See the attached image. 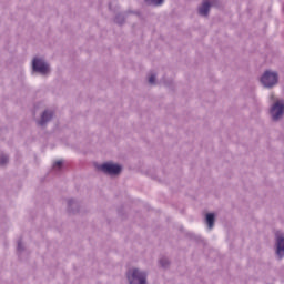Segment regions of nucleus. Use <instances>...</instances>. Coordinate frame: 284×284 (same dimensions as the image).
<instances>
[{
  "label": "nucleus",
  "instance_id": "7",
  "mask_svg": "<svg viewBox=\"0 0 284 284\" xmlns=\"http://www.w3.org/2000/svg\"><path fill=\"white\" fill-rule=\"evenodd\" d=\"M53 112L51 110H47L42 113L41 120L39 121V125H45L50 119L53 116Z\"/></svg>",
  "mask_w": 284,
  "mask_h": 284
},
{
  "label": "nucleus",
  "instance_id": "17",
  "mask_svg": "<svg viewBox=\"0 0 284 284\" xmlns=\"http://www.w3.org/2000/svg\"><path fill=\"white\" fill-rule=\"evenodd\" d=\"M116 23H121V21H119V18L115 19Z\"/></svg>",
  "mask_w": 284,
  "mask_h": 284
},
{
  "label": "nucleus",
  "instance_id": "9",
  "mask_svg": "<svg viewBox=\"0 0 284 284\" xmlns=\"http://www.w3.org/2000/svg\"><path fill=\"white\" fill-rule=\"evenodd\" d=\"M68 210L69 212H79V202L75 200H68Z\"/></svg>",
  "mask_w": 284,
  "mask_h": 284
},
{
  "label": "nucleus",
  "instance_id": "1",
  "mask_svg": "<svg viewBox=\"0 0 284 284\" xmlns=\"http://www.w3.org/2000/svg\"><path fill=\"white\" fill-rule=\"evenodd\" d=\"M126 277L130 284H148V273L140 268H130Z\"/></svg>",
  "mask_w": 284,
  "mask_h": 284
},
{
  "label": "nucleus",
  "instance_id": "5",
  "mask_svg": "<svg viewBox=\"0 0 284 284\" xmlns=\"http://www.w3.org/2000/svg\"><path fill=\"white\" fill-rule=\"evenodd\" d=\"M284 114V101L277 100L272 106H271V116L273 121H278Z\"/></svg>",
  "mask_w": 284,
  "mask_h": 284
},
{
  "label": "nucleus",
  "instance_id": "3",
  "mask_svg": "<svg viewBox=\"0 0 284 284\" xmlns=\"http://www.w3.org/2000/svg\"><path fill=\"white\" fill-rule=\"evenodd\" d=\"M32 70L33 72H39V74H49L50 64L41 58H34L32 61Z\"/></svg>",
  "mask_w": 284,
  "mask_h": 284
},
{
  "label": "nucleus",
  "instance_id": "4",
  "mask_svg": "<svg viewBox=\"0 0 284 284\" xmlns=\"http://www.w3.org/2000/svg\"><path fill=\"white\" fill-rule=\"evenodd\" d=\"M99 170H101V172H103L104 174H110L111 176L121 174V165L112 162H106L104 164H101L99 166Z\"/></svg>",
  "mask_w": 284,
  "mask_h": 284
},
{
  "label": "nucleus",
  "instance_id": "2",
  "mask_svg": "<svg viewBox=\"0 0 284 284\" xmlns=\"http://www.w3.org/2000/svg\"><path fill=\"white\" fill-rule=\"evenodd\" d=\"M261 83L264 88H274V85L278 83V73L275 71H266L261 78Z\"/></svg>",
  "mask_w": 284,
  "mask_h": 284
},
{
  "label": "nucleus",
  "instance_id": "14",
  "mask_svg": "<svg viewBox=\"0 0 284 284\" xmlns=\"http://www.w3.org/2000/svg\"><path fill=\"white\" fill-rule=\"evenodd\" d=\"M8 161H9L8 155L6 154L0 155V165H6Z\"/></svg>",
  "mask_w": 284,
  "mask_h": 284
},
{
  "label": "nucleus",
  "instance_id": "15",
  "mask_svg": "<svg viewBox=\"0 0 284 284\" xmlns=\"http://www.w3.org/2000/svg\"><path fill=\"white\" fill-rule=\"evenodd\" d=\"M149 83H150L151 85H154V83H156V75H155V74H151V75L149 77Z\"/></svg>",
  "mask_w": 284,
  "mask_h": 284
},
{
  "label": "nucleus",
  "instance_id": "11",
  "mask_svg": "<svg viewBox=\"0 0 284 284\" xmlns=\"http://www.w3.org/2000/svg\"><path fill=\"white\" fill-rule=\"evenodd\" d=\"M62 168H63V161H62V160H59V161H57V162L53 164V170H54L55 172L61 171Z\"/></svg>",
  "mask_w": 284,
  "mask_h": 284
},
{
  "label": "nucleus",
  "instance_id": "16",
  "mask_svg": "<svg viewBox=\"0 0 284 284\" xmlns=\"http://www.w3.org/2000/svg\"><path fill=\"white\" fill-rule=\"evenodd\" d=\"M18 252H23V242L22 241L18 242Z\"/></svg>",
  "mask_w": 284,
  "mask_h": 284
},
{
  "label": "nucleus",
  "instance_id": "12",
  "mask_svg": "<svg viewBox=\"0 0 284 284\" xmlns=\"http://www.w3.org/2000/svg\"><path fill=\"white\" fill-rule=\"evenodd\" d=\"M163 1L164 0H146V3H149V6H161Z\"/></svg>",
  "mask_w": 284,
  "mask_h": 284
},
{
  "label": "nucleus",
  "instance_id": "6",
  "mask_svg": "<svg viewBox=\"0 0 284 284\" xmlns=\"http://www.w3.org/2000/svg\"><path fill=\"white\" fill-rule=\"evenodd\" d=\"M275 241H276V254L278 258L284 257V234L280 231L275 233Z\"/></svg>",
  "mask_w": 284,
  "mask_h": 284
},
{
  "label": "nucleus",
  "instance_id": "8",
  "mask_svg": "<svg viewBox=\"0 0 284 284\" xmlns=\"http://www.w3.org/2000/svg\"><path fill=\"white\" fill-rule=\"evenodd\" d=\"M210 8H211V4H210V1H204L202 3V6L199 8V12L202 17H207L209 12H210Z\"/></svg>",
  "mask_w": 284,
  "mask_h": 284
},
{
  "label": "nucleus",
  "instance_id": "10",
  "mask_svg": "<svg viewBox=\"0 0 284 284\" xmlns=\"http://www.w3.org/2000/svg\"><path fill=\"white\" fill-rule=\"evenodd\" d=\"M206 223L209 225V230L214 227V213L206 214Z\"/></svg>",
  "mask_w": 284,
  "mask_h": 284
},
{
  "label": "nucleus",
  "instance_id": "13",
  "mask_svg": "<svg viewBox=\"0 0 284 284\" xmlns=\"http://www.w3.org/2000/svg\"><path fill=\"white\" fill-rule=\"evenodd\" d=\"M160 265L161 267H168V265H170V260H168V257H161Z\"/></svg>",
  "mask_w": 284,
  "mask_h": 284
}]
</instances>
